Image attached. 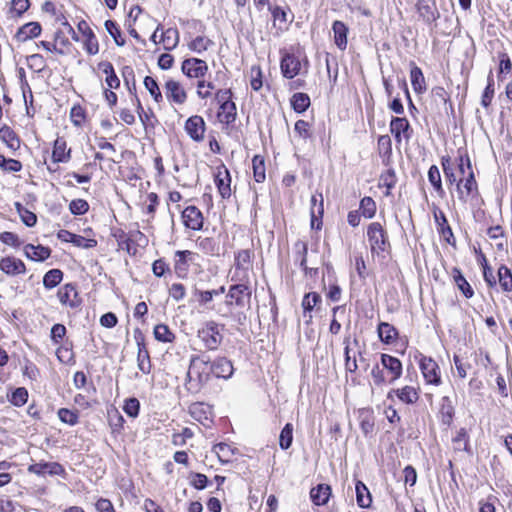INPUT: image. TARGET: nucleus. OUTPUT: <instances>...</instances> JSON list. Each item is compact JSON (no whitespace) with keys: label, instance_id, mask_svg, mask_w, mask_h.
Returning <instances> with one entry per match:
<instances>
[{"label":"nucleus","instance_id":"nucleus-38","mask_svg":"<svg viewBox=\"0 0 512 512\" xmlns=\"http://www.w3.org/2000/svg\"><path fill=\"white\" fill-rule=\"evenodd\" d=\"M253 176L256 182L262 183L265 181V161L260 155H255L252 159Z\"/></svg>","mask_w":512,"mask_h":512},{"label":"nucleus","instance_id":"nucleus-19","mask_svg":"<svg viewBox=\"0 0 512 512\" xmlns=\"http://www.w3.org/2000/svg\"><path fill=\"white\" fill-rule=\"evenodd\" d=\"M71 159V149H67L66 140L62 137H58L54 141L52 150V161L53 163H67Z\"/></svg>","mask_w":512,"mask_h":512},{"label":"nucleus","instance_id":"nucleus-60","mask_svg":"<svg viewBox=\"0 0 512 512\" xmlns=\"http://www.w3.org/2000/svg\"><path fill=\"white\" fill-rule=\"evenodd\" d=\"M28 400V391L24 387L16 388L10 398V402L15 406H23Z\"/></svg>","mask_w":512,"mask_h":512},{"label":"nucleus","instance_id":"nucleus-23","mask_svg":"<svg viewBox=\"0 0 512 512\" xmlns=\"http://www.w3.org/2000/svg\"><path fill=\"white\" fill-rule=\"evenodd\" d=\"M332 31L335 45L340 50H345L347 47L348 27L344 22L336 20L332 24Z\"/></svg>","mask_w":512,"mask_h":512},{"label":"nucleus","instance_id":"nucleus-31","mask_svg":"<svg viewBox=\"0 0 512 512\" xmlns=\"http://www.w3.org/2000/svg\"><path fill=\"white\" fill-rule=\"evenodd\" d=\"M98 68L106 74V84L110 89H117L120 86V80L115 73L113 65L108 61H102L98 64Z\"/></svg>","mask_w":512,"mask_h":512},{"label":"nucleus","instance_id":"nucleus-14","mask_svg":"<svg viewBox=\"0 0 512 512\" xmlns=\"http://www.w3.org/2000/svg\"><path fill=\"white\" fill-rule=\"evenodd\" d=\"M185 130L194 141H202L205 132L204 119L198 115L189 117L185 123Z\"/></svg>","mask_w":512,"mask_h":512},{"label":"nucleus","instance_id":"nucleus-9","mask_svg":"<svg viewBox=\"0 0 512 512\" xmlns=\"http://www.w3.org/2000/svg\"><path fill=\"white\" fill-rule=\"evenodd\" d=\"M228 298L233 299L236 307L250 306L251 290L246 284H235L228 290Z\"/></svg>","mask_w":512,"mask_h":512},{"label":"nucleus","instance_id":"nucleus-52","mask_svg":"<svg viewBox=\"0 0 512 512\" xmlns=\"http://www.w3.org/2000/svg\"><path fill=\"white\" fill-rule=\"evenodd\" d=\"M57 414L61 422L70 426L76 425L79 421V415L77 411H72L67 408H60Z\"/></svg>","mask_w":512,"mask_h":512},{"label":"nucleus","instance_id":"nucleus-6","mask_svg":"<svg viewBox=\"0 0 512 512\" xmlns=\"http://www.w3.org/2000/svg\"><path fill=\"white\" fill-rule=\"evenodd\" d=\"M135 340L138 347L137 366L143 374H149L152 369L149 351L145 345V339L140 331L135 332Z\"/></svg>","mask_w":512,"mask_h":512},{"label":"nucleus","instance_id":"nucleus-33","mask_svg":"<svg viewBox=\"0 0 512 512\" xmlns=\"http://www.w3.org/2000/svg\"><path fill=\"white\" fill-rule=\"evenodd\" d=\"M355 492H356L357 504L361 508L370 507V505L372 503L371 494L363 482L357 481V483L355 485Z\"/></svg>","mask_w":512,"mask_h":512},{"label":"nucleus","instance_id":"nucleus-11","mask_svg":"<svg viewBox=\"0 0 512 512\" xmlns=\"http://www.w3.org/2000/svg\"><path fill=\"white\" fill-rule=\"evenodd\" d=\"M390 132L397 143H401L402 137L408 141L411 137L409 121L405 117H393L390 122Z\"/></svg>","mask_w":512,"mask_h":512},{"label":"nucleus","instance_id":"nucleus-25","mask_svg":"<svg viewBox=\"0 0 512 512\" xmlns=\"http://www.w3.org/2000/svg\"><path fill=\"white\" fill-rule=\"evenodd\" d=\"M331 496V487L327 484H318L313 487L310 491V498L312 502L317 506L327 504Z\"/></svg>","mask_w":512,"mask_h":512},{"label":"nucleus","instance_id":"nucleus-62","mask_svg":"<svg viewBox=\"0 0 512 512\" xmlns=\"http://www.w3.org/2000/svg\"><path fill=\"white\" fill-rule=\"evenodd\" d=\"M10 12L15 17H21L30 7L29 0H12Z\"/></svg>","mask_w":512,"mask_h":512},{"label":"nucleus","instance_id":"nucleus-29","mask_svg":"<svg viewBox=\"0 0 512 512\" xmlns=\"http://www.w3.org/2000/svg\"><path fill=\"white\" fill-rule=\"evenodd\" d=\"M77 291L73 284H66L58 290L57 296L63 305H68L72 308L76 307L78 303L74 300L77 298Z\"/></svg>","mask_w":512,"mask_h":512},{"label":"nucleus","instance_id":"nucleus-36","mask_svg":"<svg viewBox=\"0 0 512 512\" xmlns=\"http://www.w3.org/2000/svg\"><path fill=\"white\" fill-rule=\"evenodd\" d=\"M236 105L233 101L223 104L220 106L218 118L220 122L225 124H231L236 120Z\"/></svg>","mask_w":512,"mask_h":512},{"label":"nucleus","instance_id":"nucleus-17","mask_svg":"<svg viewBox=\"0 0 512 512\" xmlns=\"http://www.w3.org/2000/svg\"><path fill=\"white\" fill-rule=\"evenodd\" d=\"M433 215H434L435 222L437 224V230H438L439 234L444 238V240L448 244L453 245L455 242V238L453 235V231H452L450 225L448 224V220H447L445 214L440 209L434 208Z\"/></svg>","mask_w":512,"mask_h":512},{"label":"nucleus","instance_id":"nucleus-61","mask_svg":"<svg viewBox=\"0 0 512 512\" xmlns=\"http://www.w3.org/2000/svg\"><path fill=\"white\" fill-rule=\"evenodd\" d=\"M69 210L73 215H83L89 210V204L84 199H74L69 204Z\"/></svg>","mask_w":512,"mask_h":512},{"label":"nucleus","instance_id":"nucleus-57","mask_svg":"<svg viewBox=\"0 0 512 512\" xmlns=\"http://www.w3.org/2000/svg\"><path fill=\"white\" fill-rule=\"evenodd\" d=\"M360 210L365 218H372L376 213V203L371 197H364L360 201Z\"/></svg>","mask_w":512,"mask_h":512},{"label":"nucleus","instance_id":"nucleus-32","mask_svg":"<svg viewBox=\"0 0 512 512\" xmlns=\"http://www.w3.org/2000/svg\"><path fill=\"white\" fill-rule=\"evenodd\" d=\"M378 335L383 343L391 344L397 338L398 331L393 325L387 322H381L378 325Z\"/></svg>","mask_w":512,"mask_h":512},{"label":"nucleus","instance_id":"nucleus-47","mask_svg":"<svg viewBox=\"0 0 512 512\" xmlns=\"http://www.w3.org/2000/svg\"><path fill=\"white\" fill-rule=\"evenodd\" d=\"M498 277H499V284L501 288L509 292L512 290V273L511 271L504 265H502L498 269Z\"/></svg>","mask_w":512,"mask_h":512},{"label":"nucleus","instance_id":"nucleus-43","mask_svg":"<svg viewBox=\"0 0 512 512\" xmlns=\"http://www.w3.org/2000/svg\"><path fill=\"white\" fill-rule=\"evenodd\" d=\"M144 86L149 91L155 102L160 103L163 101L162 93L154 78L146 76L144 78Z\"/></svg>","mask_w":512,"mask_h":512},{"label":"nucleus","instance_id":"nucleus-8","mask_svg":"<svg viewBox=\"0 0 512 512\" xmlns=\"http://www.w3.org/2000/svg\"><path fill=\"white\" fill-rule=\"evenodd\" d=\"M208 71V65L202 59L188 58L182 62V72L190 78L204 77Z\"/></svg>","mask_w":512,"mask_h":512},{"label":"nucleus","instance_id":"nucleus-55","mask_svg":"<svg viewBox=\"0 0 512 512\" xmlns=\"http://www.w3.org/2000/svg\"><path fill=\"white\" fill-rule=\"evenodd\" d=\"M124 412L131 418H136L140 411V402L135 397H130L125 400L123 405Z\"/></svg>","mask_w":512,"mask_h":512},{"label":"nucleus","instance_id":"nucleus-27","mask_svg":"<svg viewBox=\"0 0 512 512\" xmlns=\"http://www.w3.org/2000/svg\"><path fill=\"white\" fill-rule=\"evenodd\" d=\"M28 470L32 473H35L37 475H43V474H50V475H60L64 469L62 465L56 462H50V463H36L33 465H30Z\"/></svg>","mask_w":512,"mask_h":512},{"label":"nucleus","instance_id":"nucleus-10","mask_svg":"<svg viewBox=\"0 0 512 512\" xmlns=\"http://www.w3.org/2000/svg\"><path fill=\"white\" fill-rule=\"evenodd\" d=\"M457 192L458 198L462 202H467L468 196L475 193H478V185L475 179V175L473 171H469L468 175L465 179L461 178L458 180L457 184Z\"/></svg>","mask_w":512,"mask_h":512},{"label":"nucleus","instance_id":"nucleus-58","mask_svg":"<svg viewBox=\"0 0 512 512\" xmlns=\"http://www.w3.org/2000/svg\"><path fill=\"white\" fill-rule=\"evenodd\" d=\"M122 77L128 87L129 92L135 94L136 82L133 68L131 66H124L122 69Z\"/></svg>","mask_w":512,"mask_h":512},{"label":"nucleus","instance_id":"nucleus-64","mask_svg":"<svg viewBox=\"0 0 512 512\" xmlns=\"http://www.w3.org/2000/svg\"><path fill=\"white\" fill-rule=\"evenodd\" d=\"M215 89V85L212 82H206L204 80L198 81L197 84V95L201 99H207L211 96V90Z\"/></svg>","mask_w":512,"mask_h":512},{"label":"nucleus","instance_id":"nucleus-63","mask_svg":"<svg viewBox=\"0 0 512 512\" xmlns=\"http://www.w3.org/2000/svg\"><path fill=\"white\" fill-rule=\"evenodd\" d=\"M85 50L90 55H95L99 51V44L92 30H89V33H87L85 40Z\"/></svg>","mask_w":512,"mask_h":512},{"label":"nucleus","instance_id":"nucleus-30","mask_svg":"<svg viewBox=\"0 0 512 512\" xmlns=\"http://www.w3.org/2000/svg\"><path fill=\"white\" fill-rule=\"evenodd\" d=\"M410 79L414 91L421 94L426 90L423 72L414 62H411Z\"/></svg>","mask_w":512,"mask_h":512},{"label":"nucleus","instance_id":"nucleus-48","mask_svg":"<svg viewBox=\"0 0 512 512\" xmlns=\"http://www.w3.org/2000/svg\"><path fill=\"white\" fill-rule=\"evenodd\" d=\"M494 79L492 75V71H490L488 77H487V86L484 89V92L481 97V104L483 107L487 108L493 99L494 96Z\"/></svg>","mask_w":512,"mask_h":512},{"label":"nucleus","instance_id":"nucleus-51","mask_svg":"<svg viewBox=\"0 0 512 512\" xmlns=\"http://www.w3.org/2000/svg\"><path fill=\"white\" fill-rule=\"evenodd\" d=\"M211 45H213V42L209 38L204 36H197L189 43L188 46L190 50L197 53H202L206 51Z\"/></svg>","mask_w":512,"mask_h":512},{"label":"nucleus","instance_id":"nucleus-16","mask_svg":"<svg viewBox=\"0 0 512 512\" xmlns=\"http://www.w3.org/2000/svg\"><path fill=\"white\" fill-rule=\"evenodd\" d=\"M211 368L213 370L212 376L225 380L231 378L234 373L233 364L226 357H216L211 361Z\"/></svg>","mask_w":512,"mask_h":512},{"label":"nucleus","instance_id":"nucleus-21","mask_svg":"<svg viewBox=\"0 0 512 512\" xmlns=\"http://www.w3.org/2000/svg\"><path fill=\"white\" fill-rule=\"evenodd\" d=\"M0 270L7 275H19L26 271L25 264L15 257H5L0 261Z\"/></svg>","mask_w":512,"mask_h":512},{"label":"nucleus","instance_id":"nucleus-12","mask_svg":"<svg viewBox=\"0 0 512 512\" xmlns=\"http://www.w3.org/2000/svg\"><path fill=\"white\" fill-rule=\"evenodd\" d=\"M324 213L323 206V195L322 193H316L311 197V227L320 230L322 227V217Z\"/></svg>","mask_w":512,"mask_h":512},{"label":"nucleus","instance_id":"nucleus-41","mask_svg":"<svg viewBox=\"0 0 512 512\" xmlns=\"http://www.w3.org/2000/svg\"><path fill=\"white\" fill-rule=\"evenodd\" d=\"M154 336L156 340L164 343L172 342L175 338L173 332L165 324H158L155 326Z\"/></svg>","mask_w":512,"mask_h":512},{"label":"nucleus","instance_id":"nucleus-1","mask_svg":"<svg viewBox=\"0 0 512 512\" xmlns=\"http://www.w3.org/2000/svg\"><path fill=\"white\" fill-rule=\"evenodd\" d=\"M212 374L211 360L206 353L192 355L186 375V389L192 393L199 392L210 381Z\"/></svg>","mask_w":512,"mask_h":512},{"label":"nucleus","instance_id":"nucleus-7","mask_svg":"<svg viewBox=\"0 0 512 512\" xmlns=\"http://www.w3.org/2000/svg\"><path fill=\"white\" fill-rule=\"evenodd\" d=\"M214 181L221 198L229 199L232 194L231 175L224 165L217 168Z\"/></svg>","mask_w":512,"mask_h":512},{"label":"nucleus","instance_id":"nucleus-24","mask_svg":"<svg viewBox=\"0 0 512 512\" xmlns=\"http://www.w3.org/2000/svg\"><path fill=\"white\" fill-rule=\"evenodd\" d=\"M393 394H395L401 402L406 404H414L419 399L417 390L412 386L393 389L388 393L387 398L391 399Z\"/></svg>","mask_w":512,"mask_h":512},{"label":"nucleus","instance_id":"nucleus-2","mask_svg":"<svg viewBox=\"0 0 512 512\" xmlns=\"http://www.w3.org/2000/svg\"><path fill=\"white\" fill-rule=\"evenodd\" d=\"M367 237L370 244L372 255L382 256L383 253L389 254L391 244L388 238L387 231L379 222H372L367 228Z\"/></svg>","mask_w":512,"mask_h":512},{"label":"nucleus","instance_id":"nucleus-5","mask_svg":"<svg viewBox=\"0 0 512 512\" xmlns=\"http://www.w3.org/2000/svg\"><path fill=\"white\" fill-rule=\"evenodd\" d=\"M419 365L427 384L436 386L441 384L440 368L436 361L431 357L422 356Z\"/></svg>","mask_w":512,"mask_h":512},{"label":"nucleus","instance_id":"nucleus-18","mask_svg":"<svg viewBox=\"0 0 512 512\" xmlns=\"http://www.w3.org/2000/svg\"><path fill=\"white\" fill-rule=\"evenodd\" d=\"M42 32L39 22H29L22 25L16 32L14 38L16 41L23 43L29 39L38 37Z\"/></svg>","mask_w":512,"mask_h":512},{"label":"nucleus","instance_id":"nucleus-54","mask_svg":"<svg viewBox=\"0 0 512 512\" xmlns=\"http://www.w3.org/2000/svg\"><path fill=\"white\" fill-rule=\"evenodd\" d=\"M428 179L438 193L442 194L444 192L442 188L440 171L436 165H432L429 168Z\"/></svg>","mask_w":512,"mask_h":512},{"label":"nucleus","instance_id":"nucleus-20","mask_svg":"<svg viewBox=\"0 0 512 512\" xmlns=\"http://www.w3.org/2000/svg\"><path fill=\"white\" fill-rule=\"evenodd\" d=\"M166 97L177 104H183L187 94L181 84L175 80H168L165 84Z\"/></svg>","mask_w":512,"mask_h":512},{"label":"nucleus","instance_id":"nucleus-44","mask_svg":"<svg viewBox=\"0 0 512 512\" xmlns=\"http://www.w3.org/2000/svg\"><path fill=\"white\" fill-rule=\"evenodd\" d=\"M105 28L107 32L110 34V36L114 39L117 46H124L125 45V39L121 36V30L117 23L113 20H106L105 21Z\"/></svg>","mask_w":512,"mask_h":512},{"label":"nucleus","instance_id":"nucleus-42","mask_svg":"<svg viewBox=\"0 0 512 512\" xmlns=\"http://www.w3.org/2000/svg\"><path fill=\"white\" fill-rule=\"evenodd\" d=\"M197 244L198 247L208 255H218L219 253V246L213 238H199Z\"/></svg>","mask_w":512,"mask_h":512},{"label":"nucleus","instance_id":"nucleus-50","mask_svg":"<svg viewBox=\"0 0 512 512\" xmlns=\"http://www.w3.org/2000/svg\"><path fill=\"white\" fill-rule=\"evenodd\" d=\"M344 354H345V368L347 371L353 373L358 369L357 360L355 357L350 356V336H346L343 340Z\"/></svg>","mask_w":512,"mask_h":512},{"label":"nucleus","instance_id":"nucleus-53","mask_svg":"<svg viewBox=\"0 0 512 512\" xmlns=\"http://www.w3.org/2000/svg\"><path fill=\"white\" fill-rule=\"evenodd\" d=\"M396 181L397 178L394 169H388L386 172L381 174L380 185L387 188L386 195L390 194V190L395 187Z\"/></svg>","mask_w":512,"mask_h":512},{"label":"nucleus","instance_id":"nucleus-39","mask_svg":"<svg viewBox=\"0 0 512 512\" xmlns=\"http://www.w3.org/2000/svg\"><path fill=\"white\" fill-rule=\"evenodd\" d=\"M63 279V272L60 269H51L43 277V285L46 289H53Z\"/></svg>","mask_w":512,"mask_h":512},{"label":"nucleus","instance_id":"nucleus-56","mask_svg":"<svg viewBox=\"0 0 512 512\" xmlns=\"http://www.w3.org/2000/svg\"><path fill=\"white\" fill-rule=\"evenodd\" d=\"M251 253L249 250H241L235 256V268L236 270L245 271L248 269L250 264Z\"/></svg>","mask_w":512,"mask_h":512},{"label":"nucleus","instance_id":"nucleus-26","mask_svg":"<svg viewBox=\"0 0 512 512\" xmlns=\"http://www.w3.org/2000/svg\"><path fill=\"white\" fill-rule=\"evenodd\" d=\"M189 413L193 419L203 425H208L211 421V409L203 403H194L189 408Z\"/></svg>","mask_w":512,"mask_h":512},{"label":"nucleus","instance_id":"nucleus-13","mask_svg":"<svg viewBox=\"0 0 512 512\" xmlns=\"http://www.w3.org/2000/svg\"><path fill=\"white\" fill-rule=\"evenodd\" d=\"M184 225L192 230H201L203 227L202 212L196 206H187L182 211Z\"/></svg>","mask_w":512,"mask_h":512},{"label":"nucleus","instance_id":"nucleus-49","mask_svg":"<svg viewBox=\"0 0 512 512\" xmlns=\"http://www.w3.org/2000/svg\"><path fill=\"white\" fill-rule=\"evenodd\" d=\"M222 463H228L234 454V450L226 443H218L213 448Z\"/></svg>","mask_w":512,"mask_h":512},{"label":"nucleus","instance_id":"nucleus-40","mask_svg":"<svg viewBox=\"0 0 512 512\" xmlns=\"http://www.w3.org/2000/svg\"><path fill=\"white\" fill-rule=\"evenodd\" d=\"M161 41L164 43L165 50L175 48L179 41V32L177 29L169 28L161 35Z\"/></svg>","mask_w":512,"mask_h":512},{"label":"nucleus","instance_id":"nucleus-4","mask_svg":"<svg viewBox=\"0 0 512 512\" xmlns=\"http://www.w3.org/2000/svg\"><path fill=\"white\" fill-rule=\"evenodd\" d=\"M415 8L421 21L429 27H436L440 12L435 0H417Z\"/></svg>","mask_w":512,"mask_h":512},{"label":"nucleus","instance_id":"nucleus-45","mask_svg":"<svg viewBox=\"0 0 512 512\" xmlns=\"http://www.w3.org/2000/svg\"><path fill=\"white\" fill-rule=\"evenodd\" d=\"M293 441V425L287 423L282 429L279 436V445L281 449L287 450L291 447Z\"/></svg>","mask_w":512,"mask_h":512},{"label":"nucleus","instance_id":"nucleus-22","mask_svg":"<svg viewBox=\"0 0 512 512\" xmlns=\"http://www.w3.org/2000/svg\"><path fill=\"white\" fill-rule=\"evenodd\" d=\"M281 72L288 79L294 78L300 70V61L293 55L286 54L281 60Z\"/></svg>","mask_w":512,"mask_h":512},{"label":"nucleus","instance_id":"nucleus-15","mask_svg":"<svg viewBox=\"0 0 512 512\" xmlns=\"http://www.w3.org/2000/svg\"><path fill=\"white\" fill-rule=\"evenodd\" d=\"M381 364L383 369L387 370L388 375H390V378L388 379L389 383H393L401 377L403 368L402 363L398 358L388 354H382Z\"/></svg>","mask_w":512,"mask_h":512},{"label":"nucleus","instance_id":"nucleus-3","mask_svg":"<svg viewBox=\"0 0 512 512\" xmlns=\"http://www.w3.org/2000/svg\"><path fill=\"white\" fill-rule=\"evenodd\" d=\"M197 337L209 351L217 350L223 340L220 325L212 320L204 323L198 330Z\"/></svg>","mask_w":512,"mask_h":512},{"label":"nucleus","instance_id":"nucleus-34","mask_svg":"<svg viewBox=\"0 0 512 512\" xmlns=\"http://www.w3.org/2000/svg\"><path fill=\"white\" fill-rule=\"evenodd\" d=\"M453 279L458 289L463 293L466 298H471L474 295V291L470 284L467 282L462 272L458 268L452 270Z\"/></svg>","mask_w":512,"mask_h":512},{"label":"nucleus","instance_id":"nucleus-37","mask_svg":"<svg viewBox=\"0 0 512 512\" xmlns=\"http://www.w3.org/2000/svg\"><path fill=\"white\" fill-rule=\"evenodd\" d=\"M291 106L296 113H303L310 106V98L305 93H295L291 98Z\"/></svg>","mask_w":512,"mask_h":512},{"label":"nucleus","instance_id":"nucleus-35","mask_svg":"<svg viewBox=\"0 0 512 512\" xmlns=\"http://www.w3.org/2000/svg\"><path fill=\"white\" fill-rule=\"evenodd\" d=\"M321 300V297L316 292H309L305 294L303 300H302V307L304 310L303 316L307 319V322L311 321L312 319V310L315 307V305Z\"/></svg>","mask_w":512,"mask_h":512},{"label":"nucleus","instance_id":"nucleus-46","mask_svg":"<svg viewBox=\"0 0 512 512\" xmlns=\"http://www.w3.org/2000/svg\"><path fill=\"white\" fill-rule=\"evenodd\" d=\"M191 255V252L188 250L185 251H176L175 256V272L181 276L184 275L187 271V256Z\"/></svg>","mask_w":512,"mask_h":512},{"label":"nucleus","instance_id":"nucleus-59","mask_svg":"<svg viewBox=\"0 0 512 512\" xmlns=\"http://www.w3.org/2000/svg\"><path fill=\"white\" fill-rule=\"evenodd\" d=\"M0 168L7 172H18L22 169V164L16 159L6 158L0 154Z\"/></svg>","mask_w":512,"mask_h":512},{"label":"nucleus","instance_id":"nucleus-28","mask_svg":"<svg viewBox=\"0 0 512 512\" xmlns=\"http://www.w3.org/2000/svg\"><path fill=\"white\" fill-rule=\"evenodd\" d=\"M24 253L27 258L33 261H44L51 255V250L48 247L42 245L27 244L24 247Z\"/></svg>","mask_w":512,"mask_h":512}]
</instances>
